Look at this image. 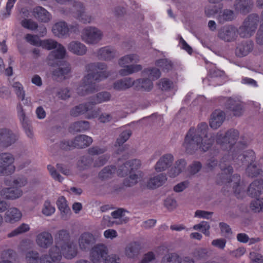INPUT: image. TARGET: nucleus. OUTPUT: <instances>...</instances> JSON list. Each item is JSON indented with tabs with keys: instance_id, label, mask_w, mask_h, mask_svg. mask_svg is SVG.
Listing matches in <instances>:
<instances>
[{
	"instance_id": "f257e3e1",
	"label": "nucleus",
	"mask_w": 263,
	"mask_h": 263,
	"mask_svg": "<svg viewBox=\"0 0 263 263\" xmlns=\"http://www.w3.org/2000/svg\"><path fill=\"white\" fill-rule=\"evenodd\" d=\"M208 126L205 122L199 124L197 128L191 127L186 134L183 146L189 154H193L195 150L200 149L203 152L208 151L213 145L215 137L208 134ZM239 135V132L234 129L228 130L224 135L220 132L216 136V143L223 151H227L220 160L219 167L221 173L217 178L218 184H224L223 189L231 186L233 183V190L235 196L239 198L241 192L240 187V176L234 174L232 176L233 168L247 165L246 173L250 177L257 176L261 170L254 163L255 154L252 150L245 151L248 143L246 141L236 143Z\"/></svg>"
},
{
	"instance_id": "f03ea898",
	"label": "nucleus",
	"mask_w": 263,
	"mask_h": 263,
	"mask_svg": "<svg viewBox=\"0 0 263 263\" xmlns=\"http://www.w3.org/2000/svg\"><path fill=\"white\" fill-rule=\"evenodd\" d=\"M107 66L104 63H90L86 65L88 74L82 80V84L78 88L77 93L85 96L98 90L95 81H100L107 78L111 73L106 70Z\"/></svg>"
},
{
	"instance_id": "7ed1b4c3",
	"label": "nucleus",
	"mask_w": 263,
	"mask_h": 263,
	"mask_svg": "<svg viewBox=\"0 0 263 263\" xmlns=\"http://www.w3.org/2000/svg\"><path fill=\"white\" fill-rule=\"evenodd\" d=\"M141 166V162L138 159H133L127 161L123 165L120 166L117 171L118 176L124 177L129 175L123 181V184L126 186H132L138 182L139 175L141 176L142 173L137 170Z\"/></svg>"
},
{
	"instance_id": "20e7f679",
	"label": "nucleus",
	"mask_w": 263,
	"mask_h": 263,
	"mask_svg": "<svg viewBox=\"0 0 263 263\" xmlns=\"http://www.w3.org/2000/svg\"><path fill=\"white\" fill-rule=\"evenodd\" d=\"M70 235L68 231L62 229L58 232L55 236V246L52 247L49 252L50 258H52L53 262L61 260V253L60 247L71 242L70 241Z\"/></svg>"
},
{
	"instance_id": "39448f33",
	"label": "nucleus",
	"mask_w": 263,
	"mask_h": 263,
	"mask_svg": "<svg viewBox=\"0 0 263 263\" xmlns=\"http://www.w3.org/2000/svg\"><path fill=\"white\" fill-rule=\"evenodd\" d=\"M139 61V56L136 54H128L121 58L119 61V64L124 68L119 70V74L126 76L141 71L142 68L141 65H126L132 62L137 63Z\"/></svg>"
},
{
	"instance_id": "423d86ee",
	"label": "nucleus",
	"mask_w": 263,
	"mask_h": 263,
	"mask_svg": "<svg viewBox=\"0 0 263 263\" xmlns=\"http://www.w3.org/2000/svg\"><path fill=\"white\" fill-rule=\"evenodd\" d=\"M259 21L258 14L252 13L245 20L242 25L239 27L238 33L241 37H249L255 32Z\"/></svg>"
},
{
	"instance_id": "0eeeda50",
	"label": "nucleus",
	"mask_w": 263,
	"mask_h": 263,
	"mask_svg": "<svg viewBox=\"0 0 263 263\" xmlns=\"http://www.w3.org/2000/svg\"><path fill=\"white\" fill-rule=\"evenodd\" d=\"M14 158L10 154L0 155V175H9L14 173L15 166L13 164Z\"/></svg>"
},
{
	"instance_id": "6e6552de",
	"label": "nucleus",
	"mask_w": 263,
	"mask_h": 263,
	"mask_svg": "<svg viewBox=\"0 0 263 263\" xmlns=\"http://www.w3.org/2000/svg\"><path fill=\"white\" fill-rule=\"evenodd\" d=\"M52 31L55 36L59 37H67L69 33H76L78 31L77 25H70L68 26L64 21L56 23L52 27Z\"/></svg>"
},
{
	"instance_id": "1a4fd4ad",
	"label": "nucleus",
	"mask_w": 263,
	"mask_h": 263,
	"mask_svg": "<svg viewBox=\"0 0 263 263\" xmlns=\"http://www.w3.org/2000/svg\"><path fill=\"white\" fill-rule=\"evenodd\" d=\"M108 253L107 247L103 244H97L93 246L90 252V259L93 263L103 260Z\"/></svg>"
},
{
	"instance_id": "9d476101",
	"label": "nucleus",
	"mask_w": 263,
	"mask_h": 263,
	"mask_svg": "<svg viewBox=\"0 0 263 263\" xmlns=\"http://www.w3.org/2000/svg\"><path fill=\"white\" fill-rule=\"evenodd\" d=\"M101 32L95 27H89L84 30L83 40L88 44H96L101 39Z\"/></svg>"
},
{
	"instance_id": "9b49d317",
	"label": "nucleus",
	"mask_w": 263,
	"mask_h": 263,
	"mask_svg": "<svg viewBox=\"0 0 263 263\" xmlns=\"http://www.w3.org/2000/svg\"><path fill=\"white\" fill-rule=\"evenodd\" d=\"M16 136L7 128L0 129V146L7 147L15 142Z\"/></svg>"
},
{
	"instance_id": "f8f14e48",
	"label": "nucleus",
	"mask_w": 263,
	"mask_h": 263,
	"mask_svg": "<svg viewBox=\"0 0 263 263\" xmlns=\"http://www.w3.org/2000/svg\"><path fill=\"white\" fill-rule=\"evenodd\" d=\"M96 242V238L90 232H84L79 238V245L82 250L87 251Z\"/></svg>"
},
{
	"instance_id": "ddd939ff",
	"label": "nucleus",
	"mask_w": 263,
	"mask_h": 263,
	"mask_svg": "<svg viewBox=\"0 0 263 263\" xmlns=\"http://www.w3.org/2000/svg\"><path fill=\"white\" fill-rule=\"evenodd\" d=\"M161 263H195L193 258L185 257L183 260L176 253H169L163 257Z\"/></svg>"
},
{
	"instance_id": "4468645a",
	"label": "nucleus",
	"mask_w": 263,
	"mask_h": 263,
	"mask_svg": "<svg viewBox=\"0 0 263 263\" xmlns=\"http://www.w3.org/2000/svg\"><path fill=\"white\" fill-rule=\"evenodd\" d=\"M66 54V50L64 47L61 44L57 46V49L51 51L48 57V64L51 66H54V61L63 59ZM56 64H58L56 62Z\"/></svg>"
},
{
	"instance_id": "2eb2a0df",
	"label": "nucleus",
	"mask_w": 263,
	"mask_h": 263,
	"mask_svg": "<svg viewBox=\"0 0 263 263\" xmlns=\"http://www.w3.org/2000/svg\"><path fill=\"white\" fill-rule=\"evenodd\" d=\"M253 5L252 0H236L234 8L237 12L246 14L251 11Z\"/></svg>"
},
{
	"instance_id": "dca6fc26",
	"label": "nucleus",
	"mask_w": 263,
	"mask_h": 263,
	"mask_svg": "<svg viewBox=\"0 0 263 263\" xmlns=\"http://www.w3.org/2000/svg\"><path fill=\"white\" fill-rule=\"evenodd\" d=\"M218 37L226 42L233 41L236 37L235 29L232 26H225L219 30Z\"/></svg>"
},
{
	"instance_id": "f3484780",
	"label": "nucleus",
	"mask_w": 263,
	"mask_h": 263,
	"mask_svg": "<svg viewBox=\"0 0 263 263\" xmlns=\"http://www.w3.org/2000/svg\"><path fill=\"white\" fill-rule=\"evenodd\" d=\"M224 119V112L219 110H215L211 115L210 125L212 128L217 129L221 125Z\"/></svg>"
},
{
	"instance_id": "a211bd4d",
	"label": "nucleus",
	"mask_w": 263,
	"mask_h": 263,
	"mask_svg": "<svg viewBox=\"0 0 263 263\" xmlns=\"http://www.w3.org/2000/svg\"><path fill=\"white\" fill-rule=\"evenodd\" d=\"M263 192V180H255L249 186L247 194L252 197L259 196Z\"/></svg>"
},
{
	"instance_id": "6ab92c4d",
	"label": "nucleus",
	"mask_w": 263,
	"mask_h": 263,
	"mask_svg": "<svg viewBox=\"0 0 263 263\" xmlns=\"http://www.w3.org/2000/svg\"><path fill=\"white\" fill-rule=\"evenodd\" d=\"M60 250L61 255L67 259H72L74 258L78 253L77 247L73 242L68 244L63 245L60 247Z\"/></svg>"
},
{
	"instance_id": "aec40b11",
	"label": "nucleus",
	"mask_w": 263,
	"mask_h": 263,
	"mask_svg": "<svg viewBox=\"0 0 263 263\" xmlns=\"http://www.w3.org/2000/svg\"><path fill=\"white\" fill-rule=\"evenodd\" d=\"M33 16L39 22H48L51 18L50 14L45 8L41 6L34 7L32 11Z\"/></svg>"
},
{
	"instance_id": "412c9836",
	"label": "nucleus",
	"mask_w": 263,
	"mask_h": 263,
	"mask_svg": "<svg viewBox=\"0 0 263 263\" xmlns=\"http://www.w3.org/2000/svg\"><path fill=\"white\" fill-rule=\"evenodd\" d=\"M73 5L77 11V19L84 24L91 22V17L85 14L84 12L85 8L82 3L74 1Z\"/></svg>"
},
{
	"instance_id": "4be33fe9",
	"label": "nucleus",
	"mask_w": 263,
	"mask_h": 263,
	"mask_svg": "<svg viewBox=\"0 0 263 263\" xmlns=\"http://www.w3.org/2000/svg\"><path fill=\"white\" fill-rule=\"evenodd\" d=\"M174 160L173 156L171 154H166L163 156L157 162L155 165V170L158 172H161L170 167Z\"/></svg>"
},
{
	"instance_id": "5701e85b",
	"label": "nucleus",
	"mask_w": 263,
	"mask_h": 263,
	"mask_svg": "<svg viewBox=\"0 0 263 263\" xmlns=\"http://www.w3.org/2000/svg\"><path fill=\"white\" fill-rule=\"evenodd\" d=\"M36 242L40 247L47 248L52 243L53 238L49 232H43L37 235Z\"/></svg>"
},
{
	"instance_id": "b1692460",
	"label": "nucleus",
	"mask_w": 263,
	"mask_h": 263,
	"mask_svg": "<svg viewBox=\"0 0 263 263\" xmlns=\"http://www.w3.org/2000/svg\"><path fill=\"white\" fill-rule=\"evenodd\" d=\"M253 42L252 41L242 42L236 49V54L239 57L247 55L253 49Z\"/></svg>"
},
{
	"instance_id": "393cba45",
	"label": "nucleus",
	"mask_w": 263,
	"mask_h": 263,
	"mask_svg": "<svg viewBox=\"0 0 263 263\" xmlns=\"http://www.w3.org/2000/svg\"><path fill=\"white\" fill-rule=\"evenodd\" d=\"M134 84V81L131 78H124L115 82L113 84V88L118 91L125 90Z\"/></svg>"
},
{
	"instance_id": "a878e982",
	"label": "nucleus",
	"mask_w": 263,
	"mask_h": 263,
	"mask_svg": "<svg viewBox=\"0 0 263 263\" xmlns=\"http://www.w3.org/2000/svg\"><path fill=\"white\" fill-rule=\"evenodd\" d=\"M73 140L74 147L77 148H83L89 146L92 142L91 137L85 135H80L76 136Z\"/></svg>"
},
{
	"instance_id": "bb28decb",
	"label": "nucleus",
	"mask_w": 263,
	"mask_h": 263,
	"mask_svg": "<svg viewBox=\"0 0 263 263\" xmlns=\"http://www.w3.org/2000/svg\"><path fill=\"white\" fill-rule=\"evenodd\" d=\"M226 107L228 109L232 111L235 116L239 117L242 114L243 106L241 103L232 98L228 99Z\"/></svg>"
},
{
	"instance_id": "cd10ccee",
	"label": "nucleus",
	"mask_w": 263,
	"mask_h": 263,
	"mask_svg": "<svg viewBox=\"0 0 263 263\" xmlns=\"http://www.w3.org/2000/svg\"><path fill=\"white\" fill-rule=\"evenodd\" d=\"M134 86L137 90H143L148 92L153 89V83L148 78H141L134 81Z\"/></svg>"
},
{
	"instance_id": "c85d7f7f",
	"label": "nucleus",
	"mask_w": 263,
	"mask_h": 263,
	"mask_svg": "<svg viewBox=\"0 0 263 263\" xmlns=\"http://www.w3.org/2000/svg\"><path fill=\"white\" fill-rule=\"evenodd\" d=\"M116 55V51L109 46L102 47L98 51V57L100 60L110 61Z\"/></svg>"
},
{
	"instance_id": "c756f323",
	"label": "nucleus",
	"mask_w": 263,
	"mask_h": 263,
	"mask_svg": "<svg viewBox=\"0 0 263 263\" xmlns=\"http://www.w3.org/2000/svg\"><path fill=\"white\" fill-rule=\"evenodd\" d=\"M60 65L64 67L54 70L52 72V75L55 78L65 79L70 72V65L66 62H60Z\"/></svg>"
},
{
	"instance_id": "7c9ffc66",
	"label": "nucleus",
	"mask_w": 263,
	"mask_h": 263,
	"mask_svg": "<svg viewBox=\"0 0 263 263\" xmlns=\"http://www.w3.org/2000/svg\"><path fill=\"white\" fill-rule=\"evenodd\" d=\"M90 123L87 121H78L72 123L69 126L70 132L83 133L90 129Z\"/></svg>"
},
{
	"instance_id": "2f4dec72",
	"label": "nucleus",
	"mask_w": 263,
	"mask_h": 263,
	"mask_svg": "<svg viewBox=\"0 0 263 263\" xmlns=\"http://www.w3.org/2000/svg\"><path fill=\"white\" fill-rule=\"evenodd\" d=\"M90 102L80 104L73 107L70 111V115L74 117H78L80 115L85 114L89 110L92 108Z\"/></svg>"
},
{
	"instance_id": "473e14b6",
	"label": "nucleus",
	"mask_w": 263,
	"mask_h": 263,
	"mask_svg": "<svg viewBox=\"0 0 263 263\" xmlns=\"http://www.w3.org/2000/svg\"><path fill=\"white\" fill-rule=\"evenodd\" d=\"M1 193L6 199H15L22 196L23 191L20 189L8 187L3 189Z\"/></svg>"
},
{
	"instance_id": "72a5a7b5",
	"label": "nucleus",
	"mask_w": 263,
	"mask_h": 263,
	"mask_svg": "<svg viewBox=\"0 0 263 263\" xmlns=\"http://www.w3.org/2000/svg\"><path fill=\"white\" fill-rule=\"evenodd\" d=\"M68 49L71 52L82 55L86 52V46L79 42L73 41L70 43L68 46Z\"/></svg>"
},
{
	"instance_id": "f704fd0d",
	"label": "nucleus",
	"mask_w": 263,
	"mask_h": 263,
	"mask_svg": "<svg viewBox=\"0 0 263 263\" xmlns=\"http://www.w3.org/2000/svg\"><path fill=\"white\" fill-rule=\"evenodd\" d=\"M167 180L165 174H161L151 178L147 182V186L149 189H156L161 186Z\"/></svg>"
},
{
	"instance_id": "c9c22d12",
	"label": "nucleus",
	"mask_w": 263,
	"mask_h": 263,
	"mask_svg": "<svg viewBox=\"0 0 263 263\" xmlns=\"http://www.w3.org/2000/svg\"><path fill=\"white\" fill-rule=\"evenodd\" d=\"M22 217L21 212L15 208L9 209L5 214L6 222L13 223L18 221Z\"/></svg>"
},
{
	"instance_id": "e433bc0d",
	"label": "nucleus",
	"mask_w": 263,
	"mask_h": 263,
	"mask_svg": "<svg viewBox=\"0 0 263 263\" xmlns=\"http://www.w3.org/2000/svg\"><path fill=\"white\" fill-rule=\"evenodd\" d=\"M141 250L140 243L134 241L130 243L125 248V253L129 258H134L137 256Z\"/></svg>"
},
{
	"instance_id": "4c0bfd02",
	"label": "nucleus",
	"mask_w": 263,
	"mask_h": 263,
	"mask_svg": "<svg viewBox=\"0 0 263 263\" xmlns=\"http://www.w3.org/2000/svg\"><path fill=\"white\" fill-rule=\"evenodd\" d=\"M159 88L162 91L169 92L175 88V84L171 80L168 78H162L157 83Z\"/></svg>"
},
{
	"instance_id": "58836bf2",
	"label": "nucleus",
	"mask_w": 263,
	"mask_h": 263,
	"mask_svg": "<svg viewBox=\"0 0 263 263\" xmlns=\"http://www.w3.org/2000/svg\"><path fill=\"white\" fill-rule=\"evenodd\" d=\"M186 162L184 159H180L176 162L174 167H173L168 172V175L170 177H175L178 175L185 167Z\"/></svg>"
},
{
	"instance_id": "ea45409f",
	"label": "nucleus",
	"mask_w": 263,
	"mask_h": 263,
	"mask_svg": "<svg viewBox=\"0 0 263 263\" xmlns=\"http://www.w3.org/2000/svg\"><path fill=\"white\" fill-rule=\"evenodd\" d=\"M110 97L111 95L110 93L107 91L99 92L91 99V101H90L91 105L93 106L96 104L108 101L110 100Z\"/></svg>"
},
{
	"instance_id": "a19ab883",
	"label": "nucleus",
	"mask_w": 263,
	"mask_h": 263,
	"mask_svg": "<svg viewBox=\"0 0 263 263\" xmlns=\"http://www.w3.org/2000/svg\"><path fill=\"white\" fill-rule=\"evenodd\" d=\"M142 73L144 76H147L149 79H150L153 81L158 79L161 75L160 69L156 67L145 68L142 71Z\"/></svg>"
},
{
	"instance_id": "79ce46f5",
	"label": "nucleus",
	"mask_w": 263,
	"mask_h": 263,
	"mask_svg": "<svg viewBox=\"0 0 263 263\" xmlns=\"http://www.w3.org/2000/svg\"><path fill=\"white\" fill-rule=\"evenodd\" d=\"M116 171V167L115 165L106 166L99 173V177L102 180L111 178Z\"/></svg>"
},
{
	"instance_id": "37998d69",
	"label": "nucleus",
	"mask_w": 263,
	"mask_h": 263,
	"mask_svg": "<svg viewBox=\"0 0 263 263\" xmlns=\"http://www.w3.org/2000/svg\"><path fill=\"white\" fill-rule=\"evenodd\" d=\"M155 65L160 68L163 72H168L173 68L172 62L166 59H160L155 62Z\"/></svg>"
},
{
	"instance_id": "c03bdc74",
	"label": "nucleus",
	"mask_w": 263,
	"mask_h": 263,
	"mask_svg": "<svg viewBox=\"0 0 263 263\" xmlns=\"http://www.w3.org/2000/svg\"><path fill=\"white\" fill-rule=\"evenodd\" d=\"M57 205L63 216L70 212V209L68 206L67 201L64 196H61L58 198Z\"/></svg>"
},
{
	"instance_id": "a18cd8bd",
	"label": "nucleus",
	"mask_w": 263,
	"mask_h": 263,
	"mask_svg": "<svg viewBox=\"0 0 263 263\" xmlns=\"http://www.w3.org/2000/svg\"><path fill=\"white\" fill-rule=\"evenodd\" d=\"M59 43L52 39H46L40 41V46L47 50L55 49L59 45Z\"/></svg>"
},
{
	"instance_id": "49530a36",
	"label": "nucleus",
	"mask_w": 263,
	"mask_h": 263,
	"mask_svg": "<svg viewBox=\"0 0 263 263\" xmlns=\"http://www.w3.org/2000/svg\"><path fill=\"white\" fill-rule=\"evenodd\" d=\"M193 229L195 230H199L203 233L205 236H209L210 235L209 230L210 226L208 222L201 221L197 224H195L193 227Z\"/></svg>"
},
{
	"instance_id": "de8ad7c7",
	"label": "nucleus",
	"mask_w": 263,
	"mask_h": 263,
	"mask_svg": "<svg viewBox=\"0 0 263 263\" xmlns=\"http://www.w3.org/2000/svg\"><path fill=\"white\" fill-rule=\"evenodd\" d=\"M132 135V132L130 130H126L121 133L119 138L117 139L115 146H120L125 143Z\"/></svg>"
},
{
	"instance_id": "09e8293b",
	"label": "nucleus",
	"mask_w": 263,
	"mask_h": 263,
	"mask_svg": "<svg viewBox=\"0 0 263 263\" xmlns=\"http://www.w3.org/2000/svg\"><path fill=\"white\" fill-rule=\"evenodd\" d=\"M27 183V179L24 176H21L13 180L12 183L10 181L7 180H5V184L6 185H15L20 187L25 186Z\"/></svg>"
},
{
	"instance_id": "8fccbe9b",
	"label": "nucleus",
	"mask_w": 263,
	"mask_h": 263,
	"mask_svg": "<svg viewBox=\"0 0 263 263\" xmlns=\"http://www.w3.org/2000/svg\"><path fill=\"white\" fill-rule=\"evenodd\" d=\"M222 8V4L208 6L205 8V13L208 17H210L216 13Z\"/></svg>"
},
{
	"instance_id": "3c124183",
	"label": "nucleus",
	"mask_w": 263,
	"mask_h": 263,
	"mask_svg": "<svg viewBox=\"0 0 263 263\" xmlns=\"http://www.w3.org/2000/svg\"><path fill=\"white\" fill-rule=\"evenodd\" d=\"M29 230V227L28 224L25 223H23L20 225L16 229L12 231L11 232L8 234V237L10 238L15 236L18 235V234H22L23 233L26 232Z\"/></svg>"
},
{
	"instance_id": "603ef678",
	"label": "nucleus",
	"mask_w": 263,
	"mask_h": 263,
	"mask_svg": "<svg viewBox=\"0 0 263 263\" xmlns=\"http://www.w3.org/2000/svg\"><path fill=\"white\" fill-rule=\"evenodd\" d=\"M251 210L255 212H259L263 209V198L256 199L252 201L250 205Z\"/></svg>"
},
{
	"instance_id": "864d4df0",
	"label": "nucleus",
	"mask_w": 263,
	"mask_h": 263,
	"mask_svg": "<svg viewBox=\"0 0 263 263\" xmlns=\"http://www.w3.org/2000/svg\"><path fill=\"white\" fill-rule=\"evenodd\" d=\"M21 24L24 28L31 30H35L38 28V24L30 19L23 20Z\"/></svg>"
},
{
	"instance_id": "5fc2aeb1",
	"label": "nucleus",
	"mask_w": 263,
	"mask_h": 263,
	"mask_svg": "<svg viewBox=\"0 0 263 263\" xmlns=\"http://www.w3.org/2000/svg\"><path fill=\"white\" fill-rule=\"evenodd\" d=\"M93 163V159L90 156H83L82 157L81 161L79 162V166L85 170L90 167Z\"/></svg>"
},
{
	"instance_id": "6e6d98bb",
	"label": "nucleus",
	"mask_w": 263,
	"mask_h": 263,
	"mask_svg": "<svg viewBox=\"0 0 263 263\" xmlns=\"http://www.w3.org/2000/svg\"><path fill=\"white\" fill-rule=\"evenodd\" d=\"M12 86L14 89L15 93L17 97L21 99L22 101L24 100L25 94L22 84L20 82H15L13 83Z\"/></svg>"
},
{
	"instance_id": "4d7b16f0",
	"label": "nucleus",
	"mask_w": 263,
	"mask_h": 263,
	"mask_svg": "<svg viewBox=\"0 0 263 263\" xmlns=\"http://www.w3.org/2000/svg\"><path fill=\"white\" fill-rule=\"evenodd\" d=\"M55 212V208L52 205L49 200L45 201L42 210L43 213L46 216H50Z\"/></svg>"
},
{
	"instance_id": "13d9d810",
	"label": "nucleus",
	"mask_w": 263,
	"mask_h": 263,
	"mask_svg": "<svg viewBox=\"0 0 263 263\" xmlns=\"http://www.w3.org/2000/svg\"><path fill=\"white\" fill-rule=\"evenodd\" d=\"M16 0H8L6 6V12L2 14V18L5 19L9 17L11 9L14 6Z\"/></svg>"
},
{
	"instance_id": "bf43d9fd",
	"label": "nucleus",
	"mask_w": 263,
	"mask_h": 263,
	"mask_svg": "<svg viewBox=\"0 0 263 263\" xmlns=\"http://www.w3.org/2000/svg\"><path fill=\"white\" fill-rule=\"evenodd\" d=\"M25 39L27 42L32 45L40 46L41 40L36 35H33L31 34H27L25 36Z\"/></svg>"
},
{
	"instance_id": "052dcab7",
	"label": "nucleus",
	"mask_w": 263,
	"mask_h": 263,
	"mask_svg": "<svg viewBox=\"0 0 263 263\" xmlns=\"http://www.w3.org/2000/svg\"><path fill=\"white\" fill-rule=\"evenodd\" d=\"M47 168L49 171L51 176L54 180H58L60 182L62 181L64 178L57 172L53 166L48 165L47 166Z\"/></svg>"
},
{
	"instance_id": "680f3d73",
	"label": "nucleus",
	"mask_w": 263,
	"mask_h": 263,
	"mask_svg": "<svg viewBox=\"0 0 263 263\" xmlns=\"http://www.w3.org/2000/svg\"><path fill=\"white\" fill-rule=\"evenodd\" d=\"M60 148L64 151L71 150L74 147L73 140H63L60 144Z\"/></svg>"
},
{
	"instance_id": "e2e57ef3",
	"label": "nucleus",
	"mask_w": 263,
	"mask_h": 263,
	"mask_svg": "<svg viewBox=\"0 0 263 263\" xmlns=\"http://www.w3.org/2000/svg\"><path fill=\"white\" fill-rule=\"evenodd\" d=\"M106 151V148L105 147H100L99 146H92L90 147L88 149V152L89 154L91 155H96L102 154L105 153Z\"/></svg>"
},
{
	"instance_id": "0e129e2a",
	"label": "nucleus",
	"mask_w": 263,
	"mask_h": 263,
	"mask_svg": "<svg viewBox=\"0 0 263 263\" xmlns=\"http://www.w3.org/2000/svg\"><path fill=\"white\" fill-rule=\"evenodd\" d=\"M16 255V252L14 250L12 249H7L3 251L1 255L3 258L15 259Z\"/></svg>"
},
{
	"instance_id": "69168bd1",
	"label": "nucleus",
	"mask_w": 263,
	"mask_h": 263,
	"mask_svg": "<svg viewBox=\"0 0 263 263\" xmlns=\"http://www.w3.org/2000/svg\"><path fill=\"white\" fill-rule=\"evenodd\" d=\"M219 227L221 233L225 236L228 237L229 235H231L232 234L231 229L228 224L224 222H220Z\"/></svg>"
},
{
	"instance_id": "338daca9",
	"label": "nucleus",
	"mask_w": 263,
	"mask_h": 263,
	"mask_svg": "<svg viewBox=\"0 0 263 263\" xmlns=\"http://www.w3.org/2000/svg\"><path fill=\"white\" fill-rule=\"evenodd\" d=\"M202 165L200 162L195 161L190 166L189 172L192 175L197 173L201 168Z\"/></svg>"
},
{
	"instance_id": "774afa93",
	"label": "nucleus",
	"mask_w": 263,
	"mask_h": 263,
	"mask_svg": "<svg viewBox=\"0 0 263 263\" xmlns=\"http://www.w3.org/2000/svg\"><path fill=\"white\" fill-rule=\"evenodd\" d=\"M193 254L198 259L205 258L208 256V251L205 249L200 248L196 250Z\"/></svg>"
}]
</instances>
